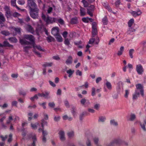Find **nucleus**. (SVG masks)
Masks as SVG:
<instances>
[{
  "mask_svg": "<svg viewBox=\"0 0 146 146\" xmlns=\"http://www.w3.org/2000/svg\"><path fill=\"white\" fill-rule=\"evenodd\" d=\"M42 17L43 20L46 22L47 24H52L56 22L57 20V19L54 17H50L48 16L46 17V15L43 14L42 15Z\"/></svg>",
  "mask_w": 146,
  "mask_h": 146,
  "instance_id": "obj_1",
  "label": "nucleus"
},
{
  "mask_svg": "<svg viewBox=\"0 0 146 146\" xmlns=\"http://www.w3.org/2000/svg\"><path fill=\"white\" fill-rule=\"evenodd\" d=\"M27 5L30 10L38 9L35 0H27Z\"/></svg>",
  "mask_w": 146,
  "mask_h": 146,
  "instance_id": "obj_2",
  "label": "nucleus"
},
{
  "mask_svg": "<svg viewBox=\"0 0 146 146\" xmlns=\"http://www.w3.org/2000/svg\"><path fill=\"white\" fill-rule=\"evenodd\" d=\"M38 9L30 10V15L32 18L38 19Z\"/></svg>",
  "mask_w": 146,
  "mask_h": 146,
  "instance_id": "obj_3",
  "label": "nucleus"
},
{
  "mask_svg": "<svg viewBox=\"0 0 146 146\" xmlns=\"http://www.w3.org/2000/svg\"><path fill=\"white\" fill-rule=\"evenodd\" d=\"M136 89L135 92L136 93H139L142 96H144L143 87L141 84H138L136 85Z\"/></svg>",
  "mask_w": 146,
  "mask_h": 146,
  "instance_id": "obj_4",
  "label": "nucleus"
},
{
  "mask_svg": "<svg viewBox=\"0 0 146 146\" xmlns=\"http://www.w3.org/2000/svg\"><path fill=\"white\" fill-rule=\"evenodd\" d=\"M97 25L95 22L92 23V37H94L97 35V30L96 28Z\"/></svg>",
  "mask_w": 146,
  "mask_h": 146,
  "instance_id": "obj_5",
  "label": "nucleus"
},
{
  "mask_svg": "<svg viewBox=\"0 0 146 146\" xmlns=\"http://www.w3.org/2000/svg\"><path fill=\"white\" fill-rule=\"evenodd\" d=\"M25 39L30 40L33 44L35 43V38L34 36L31 35H24Z\"/></svg>",
  "mask_w": 146,
  "mask_h": 146,
  "instance_id": "obj_6",
  "label": "nucleus"
},
{
  "mask_svg": "<svg viewBox=\"0 0 146 146\" xmlns=\"http://www.w3.org/2000/svg\"><path fill=\"white\" fill-rule=\"evenodd\" d=\"M111 143L114 145L115 144L117 145H120L124 142V141L120 138H116L112 141Z\"/></svg>",
  "mask_w": 146,
  "mask_h": 146,
  "instance_id": "obj_7",
  "label": "nucleus"
},
{
  "mask_svg": "<svg viewBox=\"0 0 146 146\" xmlns=\"http://www.w3.org/2000/svg\"><path fill=\"white\" fill-rule=\"evenodd\" d=\"M136 71L139 75H141L144 72L143 68L141 64L136 65Z\"/></svg>",
  "mask_w": 146,
  "mask_h": 146,
  "instance_id": "obj_8",
  "label": "nucleus"
},
{
  "mask_svg": "<svg viewBox=\"0 0 146 146\" xmlns=\"http://www.w3.org/2000/svg\"><path fill=\"white\" fill-rule=\"evenodd\" d=\"M94 5H92L87 8V13L88 15H90L91 17L93 16V13L92 12L94 10Z\"/></svg>",
  "mask_w": 146,
  "mask_h": 146,
  "instance_id": "obj_9",
  "label": "nucleus"
},
{
  "mask_svg": "<svg viewBox=\"0 0 146 146\" xmlns=\"http://www.w3.org/2000/svg\"><path fill=\"white\" fill-rule=\"evenodd\" d=\"M30 138H31L33 140V143L32 144V146H36L35 143L36 141V138L35 134H31L29 135Z\"/></svg>",
  "mask_w": 146,
  "mask_h": 146,
  "instance_id": "obj_10",
  "label": "nucleus"
},
{
  "mask_svg": "<svg viewBox=\"0 0 146 146\" xmlns=\"http://www.w3.org/2000/svg\"><path fill=\"white\" fill-rule=\"evenodd\" d=\"M52 34L54 36L58 35L59 34V29L58 27H54L52 28L51 31Z\"/></svg>",
  "mask_w": 146,
  "mask_h": 146,
  "instance_id": "obj_11",
  "label": "nucleus"
},
{
  "mask_svg": "<svg viewBox=\"0 0 146 146\" xmlns=\"http://www.w3.org/2000/svg\"><path fill=\"white\" fill-rule=\"evenodd\" d=\"M58 134L59 135V138L60 141L62 142L64 141L66 139L64 131L60 130L58 132Z\"/></svg>",
  "mask_w": 146,
  "mask_h": 146,
  "instance_id": "obj_12",
  "label": "nucleus"
},
{
  "mask_svg": "<svg viewBox=\"0 0 146 146\" xmlns=\"http://www.w3.org/2000/svg\"><path fill=\"white\" fill-rule=\"evenodd\" d=\"M130 13L134 17H136L137 16L141 15L142 14V12L139 9H138L137 11H132L130 12Z\"/></svg>",
  "mask_w": 146,
  "mask_h": 146,
  "instance_id": "obj_13",
  "label": "nucleus"
},
{
  "mask_svg": "<svg viewBox=\"0 0 146 146\" xmlns=\"http://www.w3.org/2000/svg\"><path fill=\"white\" fill-rule=\"evenodd\" d=\"M3 43V44H2V46H0V47H8L12 48L13 47V46L12 45L10 44L7 41H4Z\"/></svg>",
  "mask_w": 146,
  "mask_h": 146,
  "instance_id": "obj_14",
  "label": "nucleus"
},
{
  "mask_svg": "<svg viewBox=\"0 0 146 146\" xmlns=\"http://www.w3.org/2000/svg\"><path fill=\"white\" fill-rule=\"evenodd\" d=\"M4 9L6 11V17H8V16H10L11 14L9 8L7 6H5L4 7Z\"/></svg>",
  "mask_w": 146,
  "mask_h": 146,
  "instance_id": "obj_15",
  "label": "nucleus"
},
{
  "mask_svg": "<svg viewBox=\"0 0 146 146\" xmlns=\"http://www.w3.org/2000/svg\"><path fill=\"white\" fill-rule=\"evenodd\" d=\"M19 42L22 45H29L31 43L30 42L24 39H20Z\"/></svg>",
  "mask_w": 146,
  "mask_h": 146,
  "instance_id": "obj_16",
  "label": "nucleus"
},
{
  "mask_svg": "<svg viewBox=\"0 0 146 146\" xmlns=\"http://www.w3.org/2000/svg\"><path fill=\"white\" fill-rule=\"evenodd\" d=\"M27 30L28 31L32 34H34V29L33 28L32 26L31 25H27Z\"/></svg>",
  "mask_w": 146,
  "mask_h": 146,
  "instance_id": "obj_17",
  "label": "nucleus"
},
{
  "mask_svg": "<svg viewBox=\"0 0 146 146\" xmlns=\"http://www.w3.org/2000/svg\"><path fill=\"white\" fill-rule=\"evenodd\" d=\"M50 94V92L47 91H44V92H42V97H44L45 98L48 99L50 98L49 96Z\"/></svg>",
  "mask_w": 146,
  "mask_h": 146,
  "instance_id": "obj_18",
  "label": "nucleus"
},
{
  "mask_svg": "<svg viewBox=\"0 0 146 146\" xmlns=\"http://www.w3.org/2000/svg\"><path fill=\"white\" fill-rule=\"evenodd\" d=\"M33 47L34 48H36L38 50L42 51H44V50L42 48L41 46H40V45H36L35 44V43L34 44H33Z\"/></svg>",
  "mask_w": 146,
  "mask_h": 146,
  "instance_id": "obj_19",
  "label": "nucleus"
},
{
  "mask_svg": "<svg viewBox=\"0 0 146 146\" xmlns=\"http://www.w3.org/2000/svg\"><path fill=\"white\" fill-rule=\"evenodd\" d=\"M54 36H55L56 39L57 40L58 42H62V38L60 34L56 35H54Z\"/></svg>",
  "mask_w": 146,
  "mask_h": 146,
  "instance_id": "obj_20",
  "label": "nucleus"
},
{
  "mask_svg": "<svg viewBox=\"0 0 146 146\" xmlns=\"http://www.w3.org/2000/svg\"><path fill=\"white\" fill-rule=\"evenodd\" d=\"M42 29V26L41 25H38L37 27L36 28V32L37 35H39L40 33L41 32V30Z\"/></svg>",
  "mask_w": 146,
  "mask_h": 146,
  "instance_id": "obj_21",
  "label": "nucleus"
},
{
  "mask_svg": "<svg viewBox=\"0 0 146 146\" xmlns=\"http://www.w3.org/2000/svg\"><path fill=\"white\" fill-rule=\"evenodd\" d=\"M102 4H103L104 6V7L106 9L108 10V11L110 12L112 11L111 9L108 5V3L107 2H104Z\"/></svg>",
  "mask_w": 146,
  "mask_h": 146,
  "instance_id": "obj_22",
  "label": "nucleus"
},
{
  "mask_svg": "<svg viewBox=\"0 0 146 146\" xmlns=\"http://www.w3.org/2000/svg\"><path fill=\"white\" fill-rule=\"evenodd\" d=\"M136 118V116L134 114H131L130 115L129 117H127L128 120L130 121H133Z\"/></svg>",
  "mask_w": 146,
  "mask_h": 146,
  "instance_id": "obj_23",
  "label": "nucleus"
},
{
  "mask_svg": "<svg viewBox=\"0 0 146 146\" xmlns=\"http://www.w3.org/2000/svg\"><path fill=\"white\" fill-rule=\"evenodd\" d=\"M145 124L146 125V119L144 120V123H140V126H141V128H142L144 131H146V130L145 125Z\"/></svg>",
  "mask_w": 146,
  "mask_h": 146,
  "instance_id": "obj_24",
  "label": "nucleus"
},
{
  "mask_svg": "<svg viewBox=\"0 0 146 146\" xmlns=\"http://www.w3.org/2000/svg\"><path fill=\"white\" fill-rule=\"evenodd\" d=\"M72 58L71 56H68V58L66 59V63L67 64H71L72 62Z\"/></svg>",
  "mask_w": 146,
  "mask_h": 146,
  "instance_id": "obj_25",
  "label": "nucleus"
},
{
  "mask_svg": "<svg viewBox=\"0 0 146 146\" xmlns=\"http://www.w3.org/2000/svg\"><path fill=\"white\" fill-rule=\"evenodd\" d=\"M8 39L11 42L16 43L18 41L17 39L15 37H10L8 38Z\"/></svg>",
  "mask_w": 146,
  "mask_h": 146,
  "instance_id": "obj_26",
  "label": "nucleus"
},
{
  "mask_svg": "<svg viewBox=\"0 0 146 146\" xmlns=\"http://www.w3.org/2000/svg\"><path fill=\"white\" fill-rule=\"evenodd\" d=\"M80 14L82 16H84L86 15L85 9L80 7Z\"/></svg>",
  "mask_w": 146,
  "mask_h": 146,
  "instance_id": "obj_27",
  "label": "nucleus"
},
{
  "mask_svg": "<svg viewBox=\"0 0 146 146\" xmlns=\"http://www.w3.org/2000/svg\"><path fill=\"white\" fill-rule=\"evenodd\" d=\"M70 23L72 24H76L78 23L77 18L76 17H74L72 18L70 21Z\"/></svg>",
  "mask_w": 146,
  "mask_h": 146,
  "instance_id": "obj_28",
  "label": "nucleus"
},
{
  "mask_svg": "<svg viewBox=\"0 0 146 146\" xmlns=\"http://www.w3.org/2000/svg\"><path fill=\"white\" fill-rule=\"evenodd\" d=\"M46 40L49 42H51L52 41H55L54 38L50 35L46 37Z\"/></svg>",
  "mask_w": 146,
  "mask_h": 146,
  "instance_id": "obj_29",
  "label": "nucleus"
},
{
  "mask_svg": "<svg viewBox=\"0 0 146 146\" xmlns=\"http://www.w3.org/2000/svg\"><path fill=\"white\" fill-rule=\"evenodd\" d=\"M41 125L42 128L44 129V125H46V126H47V122L46 121L44 120V119H42L41 120Z\"/></svg>",
  "mask_w": 146,
  "mask_h": 146,
  "instance_id": "obj_30",
  "label": "nucleus"
},
{
  "mask_svg": "<svg viewBox=\"0 0 146 146\" xmlns=\"http://www.w3.org/2000/svg\"><path fill=\"white\" fill-rule=\"evenodd\" d=\"M110 123L111 125H113L115 126H117L118 125L117 122L115 121V120L113 119L110 120Z\"/></svg>",
  "mask_w": 146,
  "mask_h": 146,
  "instance_id": "obj_31",
  "label": "nucleus"
},
{
  "mask_svg": "<svg viewBox=\"0 0 146 146\" xmlns=\"http://www.w3.org/2000/svg\"><path fill=\"white\" fill-rule=\"evenodd\" d=\"M1 33L5 36H9L10 35V33L8 31L3 30L1 32Z\"/></svg>",
  "mask_w": 146,
  "mask_h": 146,
  "instance_id": "obj_32",
  "label": "nucleus"
},
{
  "mask_svg": "<svg viewBox=\"0 0 146 146\" xmlns=\"http://www.w3.org/2000/svg\"><path fill=\"white\" fill-rule=\"evenodd\" d=\"M102 22L104 25H106L108 23V20L107 17L106 16L104 17L103 19H102Z\"/></svg>",
  "mask_w": 146,
  "mask_h": 146,
  "instance_id": "obj_33",
  "label": "nucleus"
},
{
  "mask_svg": "<svg viewBox=\"0 0 146 146\" xmlns=\"http://www.w3.org/2000/svg\"><path fill=\"white\" fill-rule=\"evenodd\" d=\"M62 119L64 120L68 119L69 121H70L72 120V118L70 117H68L67 115H65L62 117Z\"/></svg>",
  "mask_w": 146,
  "mask_h": 146,
  "instance_id": "obj_34",
  "label": "nucleus"
},
{
  "mask_svg": "<svg viewBox=\"0 0 146 146\" xmlns=\"http://www.w3.org/2000/svg\"><path fill=\"white\" fill-rule=\"evenodd\" d=\"M53 63L52 62L47 63L46 62L42 64V66L45 67L46 66H52Z\"/></svg>",
  "mask_w": 146,
  "mask_h": 146,
  "instance_id": "obj_35",
  "label": "nucleus"
},
{
  "mask_svg": "<svg viewBox=\"0 0 146 146\" xmlns=\"http://www.w3.org/2000/svg\"><path fill=\"white\" fill-rule=\"evenodd\" d=\"M134 23V19H131L129 20L128 22V25L129 27H131L132 24Z\"/></svg>",
  "mask_w": 146,
  "mask_h": 146,
  "instance_id": "obj_36",
  "label": "nucleus"
},
{
  "mask_svg": "<svg viewBox=\"0 0 146 146\" xmlns=\"http://www.w3.org/2000/svg\"><path fill=\"white\" fill-rule=\"evenodd\" d=\"M29 73H30L31 75H33L34 73V68L31 67L30 68L29 70Z\"/></svg>",
  "mask_w": 146,
  "mask_h": 146,
  "instance_id": "obj_37",
  "label": "nucleus"
},
{
  "mask_svg": "<svg viewBox=\"0 0 146 146\" xmlns=\"http://www.w3.org/2000/svg\"><path fill=\"white\" fill-rule=\"evenodd\" d=\"M0 20L2 21V22H4L5 21V19L2 13H0Z\"/></svg>",
  "mask_w": 146,
  "mask_h": 146,
  "instance_id": "obj_38",
  "label": "nucleus"
},
{
  "mask_svg": "<svg viewBox=\"0 0 146 146\" xmlns=\"http://www.w3.org/2000/svg\"><path fill=\"white\" fill-rule=\"evenodd\" d=\"M82 2L83 3L84 7H87L89 5L88 3L85 0H82Z\"/></svg>",
  "mask_w": 146,
  "mask_h": 146,
  "instance_id": "obj_39",
  "label": "nucleus"
},
{
  "mask_svg": "<svg viewBox=\"0 0 146 146\" xmlns=\"http://www.w3.org/2000/svg\"><path fill=\"white\" fill-rule=\"evenodd\" d=\"M140 93H136L135 92V93L133 95V100L136 99L139 96Z\"/></svg>",
  "mask_w": 146,
  "mask_h": 146,
  "instance_id": "obj_40",
  "label": "nucleus"
},
{
  "mask_svg": "<svg viewBox=\"0 0 146 146\" xmlns=\"http://www.w3.org/2000/svg\"><path fill=\"white\" fill-rule=\"evenodd\" d=\"M48 106L50 108H53L54 107L55 105L54 102H50L48 103Z\"/></svg>",
  "mask_w": 146,
  "mask_h": 146,
  "instance_id": "obj_41",
  "label": "nucleus"
},
{
  "mask_svg": "<svg viewBox=\"0 0 146 146\" xmlns=\"http://www.w3.org/2000/svg\"><path fill=\"white\" fill-rule=\"evenodd\" d=\"M134 51V50L133 49H130L129 51V55L130 57V58H133V52Z\"/></svg>",
  "mask_w": 146,
  "mask_h": 146,
  "instance_id": "obj_42",
  "label": "nucleus"
},
{
  "mask_svg": "<svg viewBox=\"0 0 146 146\" xmlns=\"http://www.w3.org/2000/svg\"><path fill=\"white\" fill-rule=\"evenodd\" d=\"M87 112H82V114H80V120H82V119L83 117H84V115L85 114H86Z\"/></svg>",
  "mask_w": 146,
  "mask_h": 146,
  "instance_id": "obj_43",
  "label": "nucleus"
},
{
  "mask_svg": "<svg viewBox=\"0 0 146 146\" xmlns=\"http://www.w3.org/2000/svg\"><path fill=\"white\" fill-rule=\"evenodd\" d=\"M94 143L96 145H98V141H99V138L97 137H95L94 138Z\"/></svg>",
  "mask_w": 146,
  "mask_h": 146,
  "instance_id": "obj_44",
  "label": "nucleus"
},
{
  "mask_svg": "<svg viewBox=\"0 0 146 146\" xmlns=\"http://www.w3.org/2000/svg\"><path fill=\"white\" fill-rule=\"evenodd\" d=\"M68 135L69 137H73L74 135V132L73 131L70 132L69 133H68Z\"/></svg>",
  "mask_w": 146,
  "mask_h": 146,
  "instance_id": "obj_45",
  "label": "nucleus"
},
{
  "mask_svg": "<svg viewBox=\"0 0 146 146\" xmlns=\"http://www.w3.org/2000/svg\"><path fill=\"white\" fill-rule=\"evenodd\" d=\"M135 29H133L132 28H130L129 29V30L127 31V33L128 34H130V33L131 32H135Z\"/></svg>",
  "mask_w": 146,
  "mask_h": 146,
  "instance_id": "obj_46",
  "label": "nucleus"
},
{
  "mask_svg": "<svg viewBox=\"0 0 146 146\" xmlns=\"http://www.w3.org/2000/svg\"><path fill=\"white\" fill-rule=\"evenodd\" d=\"M100 105L99 104H96L94 106V108L96 110H98L99 109Z\"/></svg>",
  "mask_w": 146,
  "mask_h": 146,
  "instance_id": "obj_47",
  "label": "nucleus"
},
{
  "mask_svg": "<svg viewBox=\"0 0 146 146\" xmlns=\"http://www.w3.org/2000/svg\"><path fill=\"white\" fill-rule=\"evenodd\" d=\"M0 137L2 139V140L3 141H4L5 140H6V139L8 137V135H6L4 137L2 135H1L0 136Z\"/></svg>",
  "mask_w": 146,
  "mask_h": 146,
  "instance_id": "obj_48",
  "label": "nucleus"
},
{
  "mask_svg": "<svg viewBox=\"0 0 146 146\" xmlns=\"http://www.w3.org/2000/svg\"><path fill=\"white\" fill-rule=\"evenodd\" d=\"M64 43L67 46H68L69 45L70 42L68 38L65 39V40H64Z\"/></svg>",
  "mask_w": 146,
  "mask_h": 146,
  "instance_id": "obj_49",
  "label": "nucleus"
},
{
  "mask_svg": "<svg viewBox=\"0 0 146 146\" xmlns=\"http://www.w3.org/2000/svg\"><path fill=\"white\" fill-rule=\"evenodd\" d=\"M76 110V107H72V114H73L74 116L75 115Z\"/></svg>",
  "mask_w": 146,
  "mask_h": 146,
  "instance_id": "obj_50",
  "label": "nucleus"
},
{
  "mask_svg": "<svg viewBox=\"0 0 146 146\" xmlns=\"http://www.w3.org/2000/svg\"><path fill=\"white\" fill-rule=\"evenodd\" d=\"M106 85L108 89H110L111 88V85L109 82H106Z\"/></svg>",
  "mask_w": 146,
  "mask_h": 146,
  "instance_id": "obj_51",
  "label": "nucleus"
},
{
  "mask_svg": "<svg viewBox=\"0 0 146 146\" xmlns=\"http://www.w3.org/2000/svg\"><path fill=\"white\" fill-rule=\"evenodd\" d=\"M2 78L4 80H8V77L5 73H3L2 75Z\"/></svg>",
  "mask_w": 146,
  "mask_h": 146,
  "instance_id": "obj_52",
  "label": "nucleus"
},
{
  "mask_svg": "<svg viewBox=\"0 0 146 146\" xmlns=\"http://www.w3.org/2000/svg\"><path fill=\"white\" fill-rule=\"evenodd\" d=\"M95 92H96V88L94 87L92 88V96H94L95 95V94H96Z\"/></svg>",
  "mask_w": 146,
  "mask_h": 146,
  "instance_id": "obj_53",
  "label": "nucleus"
},
{
  "mask_svg": "<svg viewBox=\"0 0 146 146\" xmlns=\"http://www.w3.org/2000/svg\"><path fill=\"white\" fill-rule=\"evenodd\" d=\"M57 21L58 22V23H59L60 24L63 25L64 24V21L61 19L60 18L59 19H57Z\"/></svg>",
  "mask_w": 146,
  "mask_h": 146,
  "instance_id": "obj_54",
  "label": "nucleus"
},
{
  "mask_svg": "<svg viewBox=\"0 0 146 146\" xmlns=\"http://www.w3.org/2000/svg\"><path fill=\"white\" fill-rule=\"evenodd\" d=\"M105 119L106 118L102 116L100 117H99V121L102 122H104Z\"/></svg>",
  "mask_w": 146,
  "mask_h": 146,
  "instance_id": "obj_55",
  "label": "nucleus"
},
{
  "mask_svg": "<svg viewBox=\"0 0 146 146\" xmlns=\"http://www.w3.org/2000/svg\"><path fill=\"white\" fill-rule=\"evenodd\" d=\"M60 119V117L59 116H54V121L57 122L59 121Z\"/></svg>",
  "mask_w": 146,
  "mask_h": 146,
  "instance_id": "obj_56",
  "label": "nucleus"
},
{
  "mask_svg": "<svg viewBox=\"0 0 146 146\" xmlns=\"http://www.w3.org/2000/svg\"><path fill=\"white\" fill-rule=\"evenodd\" d=\"M18 3L20 5H23L25 3V1L24 0H19Z\"/></svg>",
  "mask_w": 146,
  "mask_h": 146,
  "instance_id": "obj_57",
  "label": "nucleus"
},
{
  "mask_svg": "<svg viewBox=\"0 0 146 146\" xmlns=\"http://www.w3.org/2000/svg\"><path fill=\"white\" fill-rule=\"evenodd\" d=\"M9 138L8 139V142L10 143L11 142L12 139V135L11 134H10L9 135Z\"/></svg>",
  "mask_w": 146,
  "mask_h": 146,
  "instance_id": "obj_58",
  "label": "nucleus"
},
{
  "mask_svg": "<svg viewBox=\"0 0 146 146\" xmlns=\"http://www.w3.org/2000/svg\"><path fill=\"white\" fill-rule=\"evenodd\" d=\"M129 93V90H126L125 91V94H124V97L126 98H127L128 96Z\"/></svg>",
  "mask_w": 146,
  "mask_h": 146,
  "instance_id": "obj_59",
  "label": "nucleus"
},
{
  "mask_svg": "<svg viewBox=\"0 0 146 146\" xmlns=\"http://www.w3.org/2000/svg\"><path fill=\"white\" fill-rule=\"evenodd\" d=\"M120 0H117V1H116L115 5L116 7H118L119 6L120 3Z\"/></svg>",
  "mask_w": 146,
  "mask_h": 146,
  "instance_id": "obj_60",
  "label": "nucleus"
},
{
  "mask_svg": "<svg viewBox=\"0 0 146 146\" xmlns=\"http://www.w3.org/2000/svg\"><path fill=\"white\" fill-rule=\"evenodd\" d=\"M16 0H11V4L12 6L15 7L16 6Z\"/></svg>",
  "mask_w": 146,
  "mask_h": 146,
  "instance_id": "obj_61",
  "label": "nucleus"
},
{
  "mask_svg": "<svg viewBox=\"0 0 146 146\" xmlns=\"http://www.w3.org/2000/svg\"><path fill=\"white\" fill-rule=\"evenodd\" d=\"M88 112L91 113H94L95 112V111L94 109L90 108H88Z\"/></svg>",
  "mask_w": 146,
  "mask_h": 146,
  "instance_id": "obj_62",
  "label": "nucleus"
},
{
  "mask_svg": "<svg viewBox=\"0 0 146 146\" xmlns=\"http://www.w3.org/2000/svg\"><path fill=\"white\" fill-rule=\"evenodd\" d=\"M86 145L87 146H90L91 145V143L90 139H88L87 141L86 142Z\"/></svg>",
  "mask_w": 146,
  "mask_h": 146,
  "instance_id": "obj_63",
  "label": "nucleus"
},
{
  "mask_svg": "<svg viewBox=\"0 0 146 146\" xmlns=\"http://www.w3.org/2000/svg\"><path fill=\"white\" fill-rule=\"evenodd\" d=\"M88 18H82V20L84 22L88 23Z\"/></svg>",
  "mask_w": 146,
  "mask_h": 146,
  "instance_id": "obj_64",
  "label": "nucleus"
}]
</instances>
